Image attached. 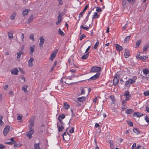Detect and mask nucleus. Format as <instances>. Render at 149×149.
<instances>
[{
	"label": "nucleus",
	"mask_w": 149,
	"mask_h": 149,
	"mask_svg": "<svg viewBox=\"0 0 149 149\" xmlns=\"http://www.w3.org/2000/svg\"><path fill=\"white\" fill-rule=\"evenodd\" d=\"M135 82V81H134V80L131 78H130L126 81L125 84V86L128 89L130 87V84L134 83Z\"/></svg>",
	"instance_id": "nucleus-1"
},
{
	"label": "nucleus",
	"mask_w": 149,
	"mask_h": 149,
	"mask_svg": "<svg viewBox=\"0 0 149 149\" xmlns=\"http://www.w3.org/2000/svg\"><path fill=\"white\" fill-rule=\"evenodd\" d=\"M66 132H65L63 134L62 136L63 140L65 141H68L70 139V134L67 132V130Z\"/></svg>",
	"instance_id": "nucleus-2"
},
{
	"label": "nucleus",
	"mask_w": 149,
	"mask_h": 149,
	"mask_svg": "<svg viewBox=\"0 0 149 149\" xmlns=\"http://www.w3.org/2000/svg\"><path fill=\"white\" fill-rule=\"evenodd\" d=\"M101 69V67L93 66L91 68L90 71L91 72H99Z\"/></svg>",
	"instance_id": "nucleus-3"
},
{
	"label": "nucleus",
	"mask_w": 149,
	"mask_h": 149,
	"mask_svg": "<svg viewBox=\"0 0 149 149\" xmlns=\"http://www.w3.org/2000/svg\"><path fill=\"white\" fill-rule=\"evenodd\" d=\"M29 131L26 134V136L30 139L32 137V135L34 133V130H33L32 128H29Z\"/></svg>",
	"instance_id": "nucleus-4"
},
{
	"label": "nucleus",
	"mask_w": 149,
	"mask_h": 149,
	"mask_svg": "<svg viewBox=\"0 0 149 149\" xmlns=\"http://www.w3.org/2000/svg\"><path fill=\"white\" fill-rule=\"evenodd\" d=\"M119 78V75H116L113 80V84L114 85L116 86L118 84Z\"/></svg>",
	"instance_id": "nucleus-5"
},
{
	"label": "nucleus",
	"mask_w": 149,
	"mask_h": 149,
	"mask_svg": "<svg viewBox=\"0 0 149 149\" xmlns=\"http://www.w3.org/2000/svg\"><path fill=\"white\" fill-rule=\"evenodd\" d=\"M10 127L9 125H7L5 127L3 132L4 136H6L7 135L10 130Z\"/></svg>",
	"instance_id": "nucleus-6"
},
{
	"label": "nucleus",
	"mask_w": 149,
	"mask_h": 149,
	"mask_svg": "<svg viewBox=\"0 0 149 149\" xmlns=\"http://www.w3.org/2000/svg\"><path fill=\"white\" fill-rule=\"evenodd\" d=\"M89 6L88 4H87L86 6H85V8H84L82 12H81L79 15V17L80 18V17H82V16H83V13H84L85 11L88 8V7ZM80 19V18H79L78 20H79Z\"/></svg>",
	"instance_id": "nucleus-7"
},
{
	"label": "nucleus",
	"mask_w": 149,
	"mask_h": 149,
	"mask_svg": "<svg viewBox=\"0 0 149 149\" xmlns=\"http://www.w3.org/2000/svg\"><path fill=\"white\" fill-rule=\"evenodd\" d=\"M130 56V52L129 50L127 49H125V53L124 54V56L125 58H127Z\"/></svg>",
	"instance_id": "nucleus-8"
},
{
	"label": "nucleus",
	"mask_w": 149,
	"mask_h": 149,
	"mask_svg": "<svg viewBox=\"0 0 149 149\" xmlns=\"http://www.w3.org/2000/svg\"><path fill=\"white\" fill-rule=\"evenodd\" d=\"M39 39L40 40V42L39 43V45L40 47H42V45L44 43L45 39L43 36H41L40 37Z\"/></svg>",
	"instance_id": "nucleus-9"
},
{
	"label": "nucleus",
	"mask_w": 149,
	"mask_h": 149,
	"mask_svg": "<svg viewBox=\"0 0 149 149\" xmlns=\"http://www.w3.org/2000/svg\"><path fill=\"white\" fill-rule=\"evenodd\" d=\"M30 10L27 9L24 10L22 11L23 16L25 17L28 14Z\"/></svg>",
	"instance_id": "nucleus-10"
},
{
	"label": "nucleus",
	"mask_w": 149,
	"mask_h": 149,
	"mask_svg": "<svg viewBox=\"0 0 149 149\" xmlns=\"http://www.w3.org/2000/svg\"><path fill=\"white\" fill-rule=\"evenodd\" d=\"M30 125L29 126V128H32L34 125V119H31L29 120Z\"/></svg>",
	"instance_id": "nucleus-11"
},
{
	"label": "nucleus",
	"mask_w": 149,
	"mask_h": 149,
	"mask_svg": "<svg viewBox=\"0 0 149 149\" xmlns=\"http://www.w3.org/2000/svg\"><path fill=\"white\" fill-rule=\"evenodd\" d=\"M100 75V74L99 73L91 77L89 79H88V80H89L90 79L92 80H95L97 79L99 77Z\"/></svg>",
	"instance_id": "nucleus-12"
},
{
	"label": "nucleus",
	"mask_w": 149,
	"mask_h": 149,
	"mask_svg": "<svg viewBox=\"0 0 149 149\" xmlns=\"http://www.w3.org/2000/svg\"><path fill=\"white\" fill-rule=\"evenodd\" d=\"M115 45L116 50L117 51L120 52L123 50V48L122 47L119 45L116 44H115Z\"/></svg>",
	"instance_id": "nucleus-13"
},
{
	"label": "nucleus",
	"mask_w": 149,
	"mask_h": 149,
	"mask_svg": "<svg viewBox=\"0 0 149 149\" xmlns=\"http://www.w3.org/2000/svg\"><path fill=\"white\" fill-rule=\"evenodd\" d=\"M108 98L109 100H111V104H113L115 103V98L113 95H111Z\"/></svg>",
	"instance_id": "nucleus-14"
},
{
	"label": "nucleus",
	"mask_w": 149,
	"mask_h": 149,
	"mask_svg": "<svg viewBox=\"0 0 149 149\" xmlns=\"http://www.w3.org/2000/svg\"><path fill=\"white\" fill-rule=\"evenodd\" d=\"M143 115V113H140L139 112H134V113L133 116L135 117H140L142 116Z\"/></svg>",
	"instance_id": "nucleus-15"
},
{
	"label": "nucleus",
	"mask_w": 149,
	"mask_h": 149,
	"mask_svg": "<svg viewBox=\"0 0 149 149\" xmlns=\"http://www.w3.org/2000/svg\"><path fill=\"white\" fill-rule=\"evenodd\" d=\"M34 60V59L33 57H31L30 59L28 61L29 66L31 67L33 65V61Z\"/></svg>",
	"instance_id": "nucleus-16"
},
{
	"label": "nucleus",
	"mask_w": 149,
	"mask_h": 149,
	"mask_svg": "<svg viewBox=\"0 0 149 149\" xmlns=\"http://www.w3.org/2000/svg\"><path fill=\"white\" fill-rule=\"evenodd\" d=\"M77 100L81 102H83L86 100V97H78L77 98Z\"/></svg>",
	"instance_id": "nucleus-17"
},
{
	"label": "nucleus",
	"mask_w": 149,
	"mask_h": 149,
	"mask_svg": "<svg viewBox=\"0 0 149 149\" xmlns=\"http://www.w3.org/2000/svg\"><path fill=\"white\" fill-rule=\"evenodd\" d=\"M134 111V110L132 109H127L125 110V112L127 114H132Z\"/></svg>",
	"instance_id": "nucleus-18"
},
{
	"label": "nucleus",
	"mask_w": 149,
	"mask_h": 149,
	"mask_svg": "<svg viewBox=\"0 0 149 149\" xmlns=\"http://www.w3.org/2000/svg\"><path fill=\"white\" fill-rule=\"evenodd\" d=\"M34 48V45H33V47H30V51L29 53L31 55L35 51Z\"/></svg>",
	"instance_id": "nucleus-19"
},
{
	"label": "nucleus",
	"mask_w": 149,
	"mask_h": 149,
	"mask_svg": "<svg viewBox=\"0 0 149 149\" xmlns=\"http://www.w3.org/2000/svg\"><path fill=\"white\" fill-rule=\"evenodd\" d=\"M40 143H35L34 145V149H40Z\"/></svg>",
	"instance_id": "nucleus-20"
},
{
	"label": "nucleus",
	"mask_w": 149,
	"mask_h": 149,
	"mask_svg": "<svg viewBox=\"0 0 149 149\" xmlns=\"http://www.w3.org/2000/svg\"><path fill=\"white\" fill-rule=\"evenodd\" d=\"M57 126L58 127V131L59 132H62L63 131V129L64 128L63 126L61 125L58 127V123H57Z\"/></svg>",
	"instance_id": "nucleus-21"
},
{
	"label": "nucleus",
	"mask_w": 149,
	"mask_h": 149,
	"mask_svg": "<svg viewBox=\"0 0 149 149\" xmlns=\"http://www.w3.org/2000/svg\"><path fill=\"white\" fill-rule=\"evenodd\" d=\"M18 70L16 68H15L13 70L11 71V72L13 74H14L17 75L18 74Z\"/></svg>",
	"instance_id": "nucleus-22"
},
{
	"label": "nucleus",
	"mask_w": 149,
	"mask_h": 149,
	"mask_svg": "<svg viewBox=\"0 0 149 149\" xmlns=\"http://www.w3.org/2000/svg\"><path fill=\"white\" fill-rule=\"evenodd\" d=\"M148 57L147 56H140L139 57H138V58H139V59L140 60H142V61H144Z\"/></svg>",
	"instance_id": "nucleus-23"
},
{
	"label": "nucleus",
	"mask_w": 149,
	"mask_h": 149,
	"mask_svg": "<svg viewBox=\"0 0 149 149\" xmlns=\"http://www.w3.org/2000/svg\"><path fill=\"white\" fill-rule=\"evenodd\" d=\"M143 71L145 75H147L149 72V70L148 69H143Z\"/></svg>",
	"instance_id": "nucleus-24"
},
{
	"label": "nucleus",
	"mask_w": 149,
	"mask_h": 149,
	"mask_svg": "<svg viewBox=\"0 0 149 149\" xmlns=\"http://www.w3.org/2000/svg\"><path fill=\"white\" fill-rule=\"evenodd\" d=\"M63 106H64V107L65 109H68L69 108H70V105L68 104H67L66 103H64V104H63Z\"/></svg>",
	"instance_id": "nucleus-25"
},
{
	"label": "nucleus",
	"mask_w": 149,
	"mask_h": 149,
	"mask_svg": "<svg viewBox=\"0 0 149 149\" xmlns=\"http://www.w3.org/2000/svg\"><path fill=\"white\" fill-rule=\"evenodd\" d=\"M16 15V13L15 12H14L10 16V18L12 20H13L15 19V17Z\"/></svg>",
	"instance_id": "nucleus-26"
},
{
	"label": "nucleus",
	"mask_w": 149,
	"mask_h": 149,
	"mask_svg": "<svg viewBox=\"0 0 149 149\" xmlns=\"http://www.w3.org/2000/svg\"><path fill=\"white\" fill-rule=\"evenodd\" d=\"M89 54V52H88L86 55H84L81 57V58L83 59H86L88 57Z\"/></svg>",
	"instance_id": "nucleus-27"
},
{
	"label": "nucleus",
	"mask_w": 149,
	"mask_h": 149,
	"mask_svg": "<svg viewBox=\"0 0 149 149\" xmlns=\"http://www.w3.org/2000/svg\"><path fill=\"white\" fill-rule=\"evenodd\" d=\"M141 40L139 39L136 42V47H138L141 44Z\"/></svg>",
	"instance_id": "nucleus-28"
},
{
	"label": "nucleus",
	"mask_w": 149,
	"mask_h": 149,
	"mask_svg": "<svg viewBox=\"0 0 149 149\" xmlns=\"http://www.w3.org/2000/svg\"><path fill=\"white\" fill-rule=\"evenodd\" d=\"M58 33L62 36H64L65 35V33L61 31L60 29H59Z\"/></svg>",
	"instance_id": "nucleus-29"
},
{
	"label": "nucleus",
	"mask_w": 149,
	"mask_h": 149,
	"mask_svg": "<svg viewBox=\"0 0 149 149\" xmlns=\"http://www.w3.org/2000/svg\"><path fill=\"white\" fill-rule=\"evenodd\" d=\"M27 87L28 86L27 85H25L22 88V90L23 91L26 93H27L28 92V91L26 89Z\"/></svg>",
	"instance_id": "nucleus-30"
},
{
	"label": "nucleus",
	"mask_w": 149,
	"mask_h": 149,
	"mask_svg": "<svg viewBox=\"0 0 149 149\" xmlns=\"http://www.w3.org/2000/svg\"><path fill=\"white\" fill-rule=\"evenodd\" d=\"M131 36H129L126 37L124 39V41L125 43L127 42L130 39Z\"/></svg>",
	"instance_id": "nucleus-31"
},
{
	"label": "nucleus",
	"mask_w": 149,
	"mask_h": 149,
	"mask_svg": "<svg viewBox=\"0 0 149 149\" xmlns=\"http://www.w3.org/2000/svg\"><path fill=\"white\" fill-rule=\"evenodd\" d=\"M3 118V117L2 116H0V125H3L4 124V123L2 121V120Z\"/></svg>",
	"instance_id": "nucleus-32"
},
{
	"label": "nucleus",
	"mask_w": 149,
	"mask_h": 149,
	"mask_svg": "<svg viewBox=\"0 0 149 149\" xmlns=\"http://www.w3.org/2000/svg\"><path fill=\"white\" fill-rule=\"evenodd\" d=\"M33 19V15H32L28 19V22L29 23L31 22Z\"/></svg>",
	"instance_id": "nucleus-33"
},
{
	"label": "nucleus",
	"mask_w": 149,
	"mask_h": 149,
	"mask_svg": "<svg viewBox=\"0 0 149 149\" xmlns=\"http://www.w3.org/2000/svg\"><path fill=\"white\" fill-rule=\"evenodd\" d=\"M133 131L135 132L136 134H138L139 133V131L138 129L137 128H134L133 129Z\"/></svg>",
	"instance_id": "nucleus-34"
},
{
	"label": "nucleus",
	"mask_w": 149,
	"mask_h": 149,
	"mask_svg": "<svg viewBox=\"0 0 149 149\" xmlns=\"http://www.w3.org/2000/svg\"><path fill=\"white\" fill-rule=\"evenodd\" d=\"M8 36L9 37V39L10 40L12 39L13 38V34L12 33H10L8 32Z\"/></svg>",
	"instance_id": "nucleus-35"
},
{
	"label": "nucleus",
	"mask_w": 149,
	"mask_h": 149,
	"mask_svg": "<svg viewBox=\"0 0 149 149\" xmlns=\"http://www.w3.org/2000/svg\"><path fill=\"white\" fill-rule=\"evenodd\" d=\"M59 15L57 17V19L58 20L61 21L62 16V13H59Z\"/></svg>",
	"instance_id": "nucleus-36"
},
{
	"label": "nucleus",
	"mask_w": 149,
	"mask_h": 149,
	"mask_svg": "<svg viewBox=\"0 0 149 149\" xmlns=\"http://www.w3.org/2000/svg\"><path fill=\"white\" fill-rule=\"evenodd\" d=\"M56 56L55 54L53 53L52 54L51 56V57L50 58V60L51 61H52L53 59Z\"/></svg>",
	"instance_id": "nucleus-37"
},
{
	"label": "nucleus",
	"mask_w": 149,
	"mask_h": 149,
	"mask_svg": "<svg viewBox=\"0 0 149 149\" xmlns=\"http://www.w3.org/2000/svg\"><path fill=\"white\" fill-rule=\"evenodd\" d=\"M34 35L33 34H31L29 36V38L32 40L33 41L35 40V39L34 38Z\"/></svg>",
	"instance_id": "nucleus-38"
},
{
	"label": "nucleus",
	"mask_w": 149,
	"mask_h": 149,
	"mask_svg": "<svg viewBox=\"0 0 149 149\" xmlns=\"http://www.w3.org/2000/svg\"><path fill=\"white\" fill-rule=\"evenodd\" d=\"M22 146L21 143L17 144L16 143H14V148L19 147Z\"/></svg>",
	"instance_id": "nucleus-39"
},
{
	"label": "nucleus",
	"mask_w": 149,
	"mask_h": 149,
	"mask_svg": "<svg viewBox=\"0 0 149 149\" xmlns=\"http://www.w3.org/2000/svg\"><path fill=\"white\" fill-rule=\"evenodd\" d=\"M149 47V45H146L144 46L143 49V52L146 51L148 48Z\"/></svg>",
	"instance_id": "nucleus-40"
},
{
	"label": "nucleus",
	"mask_w": 149,
	"mask_h": 149,
	"mask_svg": "<svg viewBox=\"0 0 149 149\" xmlns=\"http://www.w3.org/2000/svg\"><path fill=\"white\" fill-rule=\"evenodd\" d=\"M98 16H99V15H98L97 13L95 12L94 13V15H93V16L92 19H94L97 18L98 17Z\"/></svg>",
	"instance_id": "nucleus-41"
},
{
	"label": "nucleus",
	"mask_w": 149,
	"mask_h": 149,
	"mask_svg": "<svg viewBox=\"0 0 149 149\" xmlns=\"http://www.w3.org/2000/svg\"><path fill=\"white\" fill-rule=\"evenodd\" d=\"M65 116L63 114H62L61 115H59L58 118H60L61 119H63L65 118Z\"/></svg>",
	"instance_id": "nucleus-42"
},
{
	"label": "nucleus",
	"mask_w": 149,
	"mask_h": 149,
	"mask_svg": "<svg viewBox=\"0 0 149 149\" xmlns=\"http://www.w3.org/2000/svg\"><path fill=\"white\" fill-rule=\"evenodd\" d=\"M80 28H82L86 30H88L89 29V27H85L83 25H81L80 27Z\"/></svg>",
	"instance_id": "nucleus-43"
},
{
	"label": "nucleus",
	"mask_w": 149,
	"mask_h": 149,
	"mask_svg": "<svg viewBox=\"0 0 149 149\" xmlns=\"http://www.w3.org/2000/svg\"><path fill=\"white\" fill-rule=\"evenodd\" d=\"M127 123L128 125L132 127L133 126V123L130 121H127Z\"/></svg>",
	"instance_id": "nucleus-44"
},
{
	"label": "nucleus",
	"mask_w": 149,
	"mask_h": 149,
	"mask_svg": "<svg viewBox=\"0 0 149 149\" xmlns=\"http://www.w3.org/2000/svg\"><path fill=\"white\" fill-rule=\"evenodd\" d=\"M99 45V42L97 41L96 43H95V45H94V49H96L97 47Z\"/></svg>",
	"instance_id": "nucleus-45"
},
{
	"label": "nucleus",
	"mask_w": 149,
	"mask_h": 149,
	"mask_svg": "<svg viewBox=\"0 0 149 149\" xmlns=\"http://www.w3.org/2000/svg\"><path fill=\"white\" fill-rule=\"evenodd\" d=\"M129 93L130 92L128 91H126L124 94V95L126 97L129 96H130Z\"/></svg>",
	"instance_id": "nucleus-46"
},
{
	"label": "nucleus",
	"mask_w": 149,
	"mask_h": 149,
	"mask_svg": "<svg viewBox=\"0 0 149 149\" xmlns=\"http://www.w3.org/2000/svg\"><path fill=\"white\" fill-rule=\"evenodd\" d=\"M86 37V36L84 34H82L81 35L80 37L79 38V40H82L84 38H85Z\"/></svg>",
	"instance_id": "nucleus-47"
},
{
	"label": "nucleus",
	"mask_w": 149,
	"mask_h": 149,
	"mask_svg": "<svg viewBox=\"0 0 149 149\" xmlns=\"http://www.w3.org/2000/svg\"><path fill=\"white\" fill-rule=\"evenodd\" d=\"M58 5H60L63 3V1L62 0H58Z\"/></svg>",
	"instance_id": "nucleus-48"
},
{
	"label": "nucleus",
	"mask_w": 149,
	"mask_h": 149,
	"mask_svg": "<svg viewBox=\"0 0 149 149\" xmlns=\"http://www.w3.org/2000/svg\"><path fill=\"white\" fill-rule=\"evenodd\" d=\"M125 100H123L122 101V105L124 106H125L126 104V102H125Z\"/></svg>",
	"instance_id": "nucleus-49"
},
{
	"label": "nucleus",
	"mask_w": 149,
	"mask_h": 149,
	"mask_svg": "<svg viewBox=\"0 0 149 149\" xmlns=\"http://www.w3.org/2000/svg\"><path fill=\"white\" fill-rule=\"evenodd\" d=\"M96 11L98 12H99L102 11L101 9L99 7H97L96 8Z\"/></svg>",
	"instance_id": "nucleus-50"
},
{
	"label": "nucleus",
	"mask_w": 149,
	"mask_h": 149,
	"mask_svg": "<svg viewBox=\"0 0 149 149\" xmlns=\"http://www.w3.org/2000/svg\"><path fill=\"white\" fill-rule=\"evenodd\" d=\"M122 5L123 6H125L126 3V0H122Z\"/></svg>",
	"instance_id": "nucleus-51"
},
{
	"label": "nucleus",
	"mask_w": 149,
	"mask_h": 149,
	"mask_svg": "<svg viewBox=\"0 0 149 149\" xmlns=\"http://www.w3.org/2000/svg\"><path fill=\"white\" fill-rule=\"evenodd\" d=\"M131 97L130 96H127V97H126L125 98V100L126 101L129 100H130V99H131Z\"/></svg>",
	"instance_id": "nucleus-52"
},
{
	"label": "nucleus",
	"mask_w": 149,
	"mask_h": 149,
	"mask_svg": "<svg viewBox=\"0 0 149 149\" xmlns=\"http://www.w3.org/2000/svg\"><path fill=\"white\" fill-rule=\"evenodd\" d=\"M143 94L146 96L149 95V91H145L144 92Z\"/></svg>",
	"instance_id": "nucleus-53"
},
{
	"label": "nucleus",
	"mask_w": 149,
	"mask_h": 149,
	"mask_svg": "<svg viewBox=\"0 0 149 149\" xmlns=\"http://www.w3.org/2000/svg\"><path fill=\"white\" fill-rule=\"evenodd\" d=\"M145 120L147 123H148L149 122V118L148 116H146L145 117Z\"/></svg>",
	"instance_id": "nucleus-54"
},
{
	"label": "nucleus",
	"mask_w": 149,
	"mask_h": 149,
	"mask_svg": "<svg viewBox=\"0 0 149 149\" xmlns=\"http://www.w3.org/2000/svg\"><path fill=\"white\" fill-rule=\"evenodd\" d=\"M22 116H21L19 115H18L17 117V120H22Z\"/></svg>",
	"instance_id": "nucleus-55"
},
{
	"label": "nucleus",
	"mask_w": 149,
	"mask_h": 149,
	"mask_svg": "<svg viewBox=\"0 0 149 149\" xmlns=\"http://www.w3.org/2000/svg\"><path fill=\"white\" fill-rule=\"evenodd\" d=\"M5 148V146L1 144L0 143V148L3 149Z\"/></svg>",
	"instance_id": "nucleus-56"
},
{
	"label": "nucleus",
	"mask_w": 149,
	"mask_h": 149,
	"mask_svg": "<svg viewBox=\"0 0 149 149\" xmlns=\"http://www.w3.org/2000/svg\"><path fill=\"white\" fill-rule=\"evenodd\" d=\"M74 128L73 127H72L71 128V129L69 131V132L70 133H72L74 132Z\"/></svg>",
	"instance_id": "nucleus-57"
},
{
	"label": "nucleus",
	"mask_w": 149,
	"mask_h": 149,
	"mask_svg": "<svg viewBox=\"0 0 149 149\" xmlns=\"http://www.w3.org/2000/svg\"><path fill=\"white\" fill-rule=\"evenodd\" d=\"M6 143L7 144H8V145H12L13 144H14V143H13V142L10 141V142H6Z\"/></svg>",
	"instance_id": "nucleus-58"
},
{
	"label": "nucleus",
	"mask_w": 149,
	"mask_h": 149,
	"mask_svg": "<svg viewBox=\"0 0 149 149\" xmlns=\"http://www.w3.org/2000/svg\"><path fill=\"white\" fill-rule=\"evenodd\" d=\"M81 95L82 94H84L85 93V90L83 89L82 88L81 89Z\"/></svg>",
	"instance_id": "nucleus-59"
},
{
	"label": "nucleus",
	"mask_w": 149,
	"mask_h": 149,
	"mask_svg": "<svg viewBox=\"0 0 149 149\" xmlns=\"http://www.w3.org/2000/svg\"><path fill=\"white\" fill-rule=\"evenodd\" d=\"M21 54L20 53V52H18L17 53V58H20L21 57Z\"/></svg>",
	"instance_id": "nucleus-60"
},
{
	"label": "nucleus",
	"mask_w": 149,
	"mask_h": 149,
	"mask_svg": "<svg viewBox=\"0 0 149 149\" xmlns=\"http://www.w3.org/2000/svg\"><path fill=\"white\" fill-rule=\"evenodd\" d=\"M19 70L22 73H24V71L22 68H19Z\"/></svg>",
	"instance_id": "nucleus-61"
},
{
	"label": "nucleus",
	"mask_w": 149,
	"mask_h": 149,
	"mask_svg": "<svg viewBox=\"0 0 149 149\" xmlns=\"http://www.w3.org/2000/svg\"><path fill=\"white\" fill-rule=\"evenodd\" d=\"M101 132V130L100 128H98L97 130V132L98 133H100Z\"/></svg>",
	"instance_id": "nucleus-62"
},
{
	"label": "nucleus",
	"mask_w": 149,
	"mask_h": 149,
	"mask_svg": "<svg viewBox=\"0 0 149 149\" xmlns=\"http://www.w3.org/2000/svg\"><path fill=\"white\" fill-rule=\"evenodd\" d=\"M58 120L59 121L60 123L61 124H64L63 123V121L60 118H59Z\"/></svg>",
	"instance_id": "nucleus-63"
},
{
	"label": "nucleus",
	"mask_w": 149,
	"mask_h": 149,
	"mask_svg": "<svg viewBox=\"0 0 149 149\" xmlns=\"http://www.w3.org/2000/svg\"><path fill=\"white\" fill-rule=\"evenodd\" d=\"M146 110L149 113V107L148 106H146Z\"/></svg>",
	"instance_id": "nucleus-64"
}]
</instances>
